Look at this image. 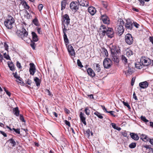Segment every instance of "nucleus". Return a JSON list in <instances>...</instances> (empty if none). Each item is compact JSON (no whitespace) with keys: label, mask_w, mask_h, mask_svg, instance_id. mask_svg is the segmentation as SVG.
Returning a JSON list of instances; mask_svg holds the SVG:
<instances>
[{"label":"nucleus","mask_w":153,"mask_h":153,"mask_svg":"<svg viewBox=\"0 0 153 153\" xmlns=\"http://www.w3.org/2000/svg\"><path fill=\"white\" fill-rule=\"evenodd\" d=\"M124 24V22L122 19H120L118 20L117 23V31L120 35H121L124 32V29L123 26Z\"/></svg>","instance_id":"obj_1"},{"label":"nucleus","mask_w":153,"mask_h":153,"mask_svg":"<svg viewBox=\"0 0 153 153\" xmlns=\"http://www.w3.org/2000/svg\"><path fill=\"white\" fill-rule=\"evenodd\" d=\"M22 27L21 30H17L16 32L17 35L20 37L24 39L27 36L28 33L24 27V26L22 25Z\"/></svg>","instance_id":"obj_2"},{"label":"nucleus","mask_w":153,"mask_h":153,"mask_svg":"<svg viewBox=\"0 0 153 153\" xmlns=\"http://www.w3.org/2000/svg\"><path fill=\"white\" fill-rule=\"evenodd\" d=\"M14 22V20L11 16L8 17V19L5 20L4 24L6 27L9 29H11L12 27V25Z\"/></svg>","instance_id":"obj_3"},{"label":"nucleus","mask_w":153,"mask_h":153,"mask_svg":"<svg viewBox=\"0 0 153 153\" xmlns=\"http://www.w3.org/2000/svg\"><path fill=\"white\" fill-rule=\"evenodd\" d=\"M106 34L108 37L112 38L114 36L113 29L111 28H108V29H106V30H104L102 31V36H104Z\"/></svg>","instance_id":"obj_4"},{"label":"nucleus","mask_w":153,"mask_h":153,"mask_svg":"<svg viewBox=\"0 0 153 153\" xmlns=\"http://www.w3.org/2000/svg\"><path fill=\"white\" fill-rule=\"evenodd\" d=\"M112 65L111 60L109 58H105L103 61V65L105 68L109 69L110 68Z\"/></svg>","instance_id":"obj_5"},{"label":"nucleus","mask_w":153,"mask_h":153,"mask_svg":"<svg viewBox=\"0 0 153 153\" xmlns=\"http://www.w3.org/2000/svg\"><path fill=\"white\" fill-rule=\"evenodd\" d=\"M125 40L126 43L129 45L132 44L133 42V39L132 35L129 33H128L125 37Z\"/></svg>","instance_id":"obj_6"},{"label":"nucleus","mask_w":153,"mask_h":153,"mask_svg":"<svg viewBox=\"0 0 153 153\" xmlns=\"http://www.w3.org/2000/svg\"><path fill=\"white\" fill-rule=\"evenodd\" d=\"M70 6L71 10L75 12L78 10L79 7L78 2L76 1H73L71 3Z\"/></svg>","instance_id":"obj_7"},{"label":"nucleus","mask_w":153,"mask_h":153,"mask_svg":"<svg viewBox=\"0 0 153 153\" xmlns=\"http://www.w3.org/2000/svg\"><path fill=\"white\" fill-rule=\"evenodd\" d=\"M70 19L68 15L66 14L62 16V21L63 25L66 24L67 26L70 23Z\"/></svg>","instance_id":"obj_8"},{"label":"nucleus","mask_w":153,"mask_h":153,"mask_svg":"<svg viewBox=\"0 0 153 153\" xmlns=\"http://www.w3.org/2000/svg\"><path fill=\"white\" fill-rule=\"evenodd\" d=\"M140 62L143 65L146 66L150 64V62L149 59L145 57H142L140 58Z\"/></svg>","instance_id":"obj_9"},{"label":"nucleus","mask_w":153,"mask_h":153,"mask_svg":"<svg viewBox=\"0 0 153 153\" xmlns=\"http://www.w3.org/2000/svg\"><path fill=\"white\" fill-rule=\"evenodd\" d=\"M118 51H116V52H113V50H111V56L113 57L112 60L114 62L117 63L119 62V60L117 55V53H118Z\"/></svg>","instance_id":"obj_10"},{"label":"nucleus","mask_w":153,"mask_h":153,"mask_svg":"<svg viewBox=\"0 0 153 153\" xmlns=\"http://www.w3.org/2000/svg\"><path fill=\"white\" fill-rule=\"evenodd\" d=\"M126 69L127 70L125 71V74L126 76L131 75L133 72V68L130 66V64L128 65L127 68Z\"/></svg>","instance_id":"obj_11"},{"label":"nucleus","mask_w":153,"mask_h":153,"mask_svg":"<svg viewBox=\"0 0 153 153\" xmlns=\"http://www.w3.org/2000/svg\"><path fill=\"white\" fill-rule=\"evenodd\" d=\"M133 23L130 19H127L126 20V22L125 24V26L127 29L131 30L133 27Z\"/></svg>","instance_id":"obj_12"},{"label":"nucleus","mask_w":153,"mask_h":153,"mask_svg":"<svg viewBox=\"0 0 153 153\" xmlns=\"http://www.w3.org/2000/svg\"><path fill=\"white\" fill-rule=\"evenodd\" d=\"M30 68H29V71L30 74L31 75H33L36 72V68L34 64L33 63L30 64Z\"/></svg>","instance_id":"obj_13"},{"label":"nucleus","mask_w":153,"mask_h":153,"mask_svg":"<svg viewBox=\"0 0 153 153\" xmlns=\"http://www.w3.org/2000/svg\"><path fill=\"white\" fill-rule=\"evenodd\" d=\"M79 5L82 6L87 7L88 6V1L85 0H78Z\"/></svg>","instance_id":"obj_14"},{"label":"nucleus","mask_w":153,"mask_h":153,"mask_svg":"<svg viewBox=\"0 0 153 153\" xmlns=\"http://www.w3.org/2000/svg\"><path fill=\"white\" fill-rule=\"evenodd\" d=\"M67 49L68 52L71 56H74L75 55L74 50L73 47L71 45H68Z\"/></svg>","instance_id":"obj_15"},{"label":"nucleus","mask_w":153,"mask_h":153,"mask_svg":"<svg viewBox=\"0 0 153 153\" xmlns=\"http://www.w3.org/2000/svg\"><path fill=\"white\" fill-rule=\"evenodd\" d=\"M149 85V83L146 81L140 82L139 84L140 87L142 88H147Z\"/></svg>","instance_id":"obj_16"},{"label":"nucleus","mask_w":153,"mask_h":153,"mask_svg":"<svg viewBox=\"0 0 153 153\" xmlns=\"http://www.w3.org/2000/svg\"><path fill=\"white\" fill-rule=\"evenodd\" d=\"M101 18L104 23L106 24H109V18L106 15H102Z\"/></svg>","instance_id":"obj_17"},{"label":"nucleus","mask_w":153,"mask_h":153,"mask_svg":"<svg viewBox=\"0 0 153 153\" xmlns=\"http://www.w3.org/2000/svg\"><path fill=\"white\" fill-rule=\"evenodd\" d=\"M88 12L91 15H94L96 13V10L93 7H90L88 8Z\"/></svg>","instance_id":"obj_18"},{"label":"nucleus","mask_w":153,"mask_h":153,"mask_svg":"<svg viewBox=\"0 0 153 153\" xmlns=\"http://www.w3.org/2000/svg\"><path fill=\"white\" fill-rule=\"evenodd\" d=\"M84 114L82 112H80L79 114V117L82 122L85 125H86L85 121V118L84 117Z\"/></svg>","instance_id":"obj_19"},{"label":"nucleus","mask_w":153,"mask_h":153,"mask_svg":"<svg viewBox=\"0 0 153 153\" xmlns=\"http://www.w3.org/2000/svg\"><path fill=\"white\" fill-rule=\"evenodd\" d=\"M87 71L88 74L91 77H93L95 76L94 71L91 68H88L87 70Z\"/></svg>","instance_id":"obj_20"},{"label":"nucleus","mask_w":153,"mask_h":153,"mask_svg":"<svg viewBox=\"0 0 153 153\" xmlns=\"http://www.w3.org/2000/svg\"><path fill=\"white\" fill-rule=\"evenodd\" d=\"M149 138L147 135L143 134H142L140 136V139L145 142L148 141Z\"/></svg>","instance_id":"obj_21"},{"label":"nucleus","mask_w":153,"mask_h":153,"mask_svg":"<svg viewBox=\"0 0 153 153\" xmlns=\"http://www.w3.org/2000/svg\"><path fill=\"white\" fill-rule=\"evenodd\" d=\"M33 40L34 42H37L39 40L38 36L34 32H32L31 33Z\"/></svg>","instance_id":"obj_22"},{"label":"nucleus","mask_w":153,"mask_h":153,"mask_svg":"<svg viewBox=\"0 0 153 153\" xmlns=\"http://www.w3.org/2000/svg\"><path fill=\"white\" fill-rule=\"evenodd\" d=\"M130 135L131 138L135 140H137L139 139V137L136 134L131 133L130 134Z\"/></svg>","instance_id":"obj_23"},{"label":"nucleus","mask_w":153,"mask_h":153,"mask_svg":"<svg viewBox=\"0 0 153 153\" xmlns=\"http://www.w3.org/2000/svg\"><path fill=\"white\" fill-rule=\"evenodd\" d=\"M34 81L36 82V85L37 86H39L40 85L41 81L37 77H35L34 78Z\"/></svg>","instance_id":"obj_24"},{"label":"nucleus","mask_w":153,"mask_h":153,"mask_svg":"<svg viewBox=\"0 0 153 153\" xmlns=\"http://www.w3.org/2000/svg\"><path fill=\"white\" fill-rule=\"evenodd\" d=\"M66 4V0H63L61 3V10L65 9V6Z\"/></svg>","instance_id":"obj_25"},{"label":"nucleus","mask_w":153,"mask_h":153,"mask_svg":"<svg viewBox=\"0 0 153 153\" xmlns=\"http://www.w3.org/2000/svg\"><path fill=\"white\" fill-rule=\"evenodd\" d=\"M7 141L11 143L13 147H14L16 145V142L12 138L10 139Z\"/></svg>","instance_id":"obj_26"},{"label":"nucleus","mask_w":153,"mask_h":153,"mask_svg":"<svg viewBox=\"0 0 153 153\" xmlns=\"http://www.w3.org/2000/svg\"><path fill=\"white\" fill-rule=\"evenodd\" d=\"M8 65L10 69L13 71H14L15 70V68L13 63L11 62L9 63L8 62Z\"/></svg>","instance_id":"obj_27"},{"label":"nucleus","mask_w":153,"mask_h":153,"mask_svg":"<svg viewBox=\"0 0 153 153\" xmlns=\"http://www.w3.org/2000/svg\"><path fill=\"white\" fill-rule=\"evenodd\" d=\"M14 114L17 116H18L19 114V111L18 107L14 108L13 109Z\"/></svg>","instance_id":"obj_28"},{"label":"nucleus","mask_w":153,"mask_h":153,"mask_svg":"<svg viewBox=\"0 0 153 153\" xmlns=\"http://www.w3.org/2000/svg\"><path fill=\"white\" fill-rule=\"evenodd\" d=\"M22 5L24 6V7L25 9H27L30 11V10H29L30 7L27 4V3L26 2V1H22Z\"/></svg>","instance_id":"obj_29"},{"label":"nucleus","mask_w":153,"mask_h":153,"mask_svg":"<svg viewBox=\"0 0 153 153\" xmlns=\"http://www.w3.org/2000/svg\"><path fill=\"white\" fill-rule=\"evenodd\" d=\"M63 38L64 41V42L66 45H67L69 43V40L67 38V35L65 34L63 35Z\"/></svg>","instance_id":"obj_30"},{"label":"nucleus","mask_w":153,"mask_h":153,"mask_svg":"<svg viewBox=\"0 0 153 153\" xmlns=\"http://www.w3.org/2000/svg\"><path fill=\"white\" fill-rule=\"evenodd\" d=\"M102 53L105 56H108V53L106 49L105 48H102Z\"/></svg>","instance_id":"obj_31"},{"label":"nucleus","mask_w":153,"mask_h":153,"mask_svg":"<svg viewBox=\"0 0 153 153\" xmlns=\"http://www.w3.org/2000/svg\"><path fill=\"white\" fill-rule=\"evenodd\" d=\"M135 67L138 69H140L142 68V65L141 63L137 62L135 64Z\"/></svg>","instance_id":"obj_32"},{"label":"nucleus","mask_w":153,"mask_h":153,"mask_svg":"<svg viewBox=\"0 0 153 153\" xmlns=\"http://www.w3.org/2000/svg\"><path fill=\"white\" fill-rule=\"evenodd\" d=\"M94 114L100 119H102L103 118V117L102 115V114L98 111H96L94 113Z\"/></svg>","instance_id":"obj_33"},{"label":"nucleus","mask_w":153,"mask_h":153,"mask_svg":"<svg viewBox=\"0 0 153 153\" xmlns=\"http://www.w3.org/2000/svg\"><path fill=\"white\" fill-rule=\"evenodd\" d=\"M33 23L36 26L39 25L38 20L36 18H35L33 20Z\"/></svg>","instance_id":"obj_34"},{"label":"nucleus","mask_w":153,"mask_h":153,"mask_svg":"<svg viewBox=\"0 0 153 153\" xmlns=\"http://www.w3.org/2000/svg\"><path fill=\"white\" fill-rule=\"evenodd\" d=\"M121 59L122 61L125 64H126L127 63V59L123 55L122 56Z\"/></svg>","instance_id":"obj_35"},{"label":"nucleus","mask_w":153,"mask_h":153,"mask_svg":"<svg viewBox=\"0 0 153 153\" xmlns=\"http://www.w3.org/2000/svg\"><path fill=\"white\" fill-rule=\"evenodd\" d=\"M136 146V143H132L129 145V147L131 149L134 148Z\"/></svg>","instance_id":"obj_36"},{"label":"nucleus","mask_w":153,"mask_h":153,"mask_svg":"<svg viewBox=\"0 0 153 153\" xmlns=\"http://www.w3.org/2000/svg\"><path fill=\"white\" fill-rule=\"evenodd\" d=\"M95 70L97 71L98 72H99L101 68L100 67V65L98 64H96V67L95 68Z\"/></svg>","instance_id":"obj_37"},{"label":"nucleus","mask_w":153,"mask_h":153,"mask_svg":"<svg viewBox=\"0 0 153 153\" xmlns=\"http://www.w3.org/2000/svg\"><path fill=\"white\" fill-rule=\"evenodd\" d=\"M30 45L32 48L33 49H35V46H36L35 43L34 42V41L31 40Z\"/></svg>","instance_id":"obj_38"},{"label":"nucleus","mask_w":153,"mask_h":153,"mask_svg":"<svg viewBox=\"0 0 153 153\" xmlns=\"http://www.w3.org/2000/svg\"><path fill=\"white\" fill-rule=\"evenodd\" d=\"M107 113H109L110 114V115L114 117H116L117 116V115H115V112L113 111H107Z\"/></svg>","instance_id":"obj_39"},{"label":"nucleus","mask_w":153,"mask_h":153,"mask_svg":"<svg viewBox=\"0 0 153 153\" xmlns=\"http://www.w3.org/2000/svg\"><path fill=\"white\" fill-rule=\"evenodd\" d=\"M133 53V52L130 50L126 52V54L128 56H129L132 55Z\"/></svg>","instance_id":"obj_40"},{"label":"nucleus","mask_w":153,"mask_h":153,"mask_svg":"<svg viewBox=\"0 0 153 153\" xmlns=\"http://www.w3.org/2000/svg\"><path fill=\"white\" fill-rule=\"evenodd\" d=\"M85 113L88 115L90 114V110L88 109V107H86L85 108Z\"/></svg>","instance_id":"obj_41"},{"label":"nucleus","mask_w":153,"mask_h":153,"mask_svg":"<svg viewBox=\"0 0 153 153\" xmlns=\"http://www.w3.org/2000/svg\"><path fill=\"white\" fill-rule=\"evenodd\" d=\"M141 119L143 121L146 122L149 121L148 120H147L145 117L142 116L140 117Z\"/></svg>","instance_id":"obj_42"},{"label":"nucleus","mask_w":153,"mask_h":153,"mask_svg":"<svg viewBox=\"0 0 153 153\" xmlns=\"http://www.w3.org/2000/svg\"><path fill=\"white\" fill-rule=\"evenodd\" d=\"M36 29L37 30L38 33L39 34H42V32L41 30V28L40 27H37Z\"/></svg>","instance_id":"obj_43"},{"label":"nucleus","mask_w":153,"mask_h":153,"mask_svg":"<svg viewBox=\"0 0 153 153\" xmlns=\"http://www.w3.org/2000/svg\"><path fill=\"white\" fill-rule=\"evenodd\" d=\"M77 63L78 65L81 68H82L83 67V66L81 62L80 61L79 59H78L77 60Z\"/></svg>","instance_id":"obj_44"},{"label":"nucleus","mask_w":153,"mask_h":153,"mask_svg":"<svg viewBox=\"0 0 153 153\" xmlns=\"http://www.w3.org/2000/svg\"><path fill=\"white\" fill-rule=\"evenodd\" d=\"M43 7V5L42 4H39L38 6V9L40 12H41Z\"/></svg>","instance_id":"obj_45"},{"label":"nucleus","mask_w":153,"mask_h":153,"mask_svg":"<svg viewBox=\"0 0 153 153\" xmlns=\"http://www.w3.org/2000/svg\"><path fill=\"white\" fill-rule=\"evenodd\" d=\"M123 103L124 105L128 107L129 109H131V107L129 105L127 102H125L124 101H123Z\"/></svg>","instance_id":"obj_46"},{"label":"nucleus","mask_w":153,"mask_h":153,"mask_svg":"<svg viewBox=\"0 0 153 153\" xmlns=\"http://www.w3.org/2000/svg\"><path fill=\"white\" fill-rule=\"evenodd\" d=\"M22 78L19 77V78H18L17 80H16V81L19 83L21 84L23 83V82L22 81Z\"/></svg>","instance_id":"obj_47"},{"label":"nucleus","mask_w":153,"mask_h":153,"mask_svg":"<svg viewBox=\"0 0 153 153\" xmlns=\"http://www.w3.org/2000/svg\"><path fill=\"white\" fill-rule=\"evenodd\" d=\"M4 58H5L7 59H10V57L9 56L6 54V53H5L4 54Z\"/></svg>","instance_id":"obj_48"},{"label":"nucleus","mask_w":153,"mask_h":153,"mask_svg":"<svg viewBox=\"0 0 153 153\" xmlns=\"http://www.w3.org/2000/svg\"><path fill=\"white\" fill-rule=\"evenodd\" d=\"M20 119L22 121L24 122H25V120L23 115L21 114L20 115Z\"/></svg>","instance_id":"obj_49"},{"label":"nucleus","mask_w":153,"mask_h":153,"mask_svg":"<svg viewBox=\"0 0 153 153\" xmlns=\"http://www.w3.org/2000/svg\"><path fill=\"white\" fill-rule=\"evenodd\" d=\"M13 74L14 77L16 78L17 79L18 78H19L20 77L19 76H18L17 74V73H13Z\"/></svg>","instance_id":"obj_50"},{"label":"nucleus","mask_w":153,"mask_h":153,"mask_svg":"<svg viewBox=\"0 0 153 153\" xmlns=\"http://www.w3.org/2000/svg\"><path fill=\"white\" fill-rule=\"evenodd\" d=\"M143 147L144 148H146L147 149H148L149 151V150L151 148V146H150V145H146L143 146Z\"/></svg>","instance_id":"obj_51"},{"label":"nucleus","mask_w":153,"mask_h":153,"mask_svg":"<svg viewBox=\"0 0 153 153\" xmlns=\"http://www.w3.org/2000/svg\"><path fill=\"white\" fill-rule=\"evenodd\" d=\"M148 141L153 146V139L149 138Z\"/></svg>","instance_id":"obj_52"},{"label":"nucleus","mask_w":153,"mask_h":153,"mask_svg":"<svg viewBox=\"0 0 153 153\" xmlns=\"http://www.w3.org/2000/svg\"><path fill=\"white\" fill-rule=\"evenodd\" d=\"M65 124L67 126H68L69 127L71 125L70 122L68 121L67 120H65Z\"/></svg>","instance_id":"obj_53"},{"label":"nucleus","mask_w":153,"mask_h":153,"mask_svg":"<svg viewBox=\"0 0 153 153\" xmlns=\"http://www.w3.org/2000/svg\"><path fill=\"white\" fill-rule=\"evenodd\" d=\"M26 83L28 85H30L31 83V81L30 79H28L26 81Z\"/></svg>","instance_id":"obj_54"},{"label":"nucleus","mask_w":153,"mask_h":153,"mask_svg":"<svg viewBox=\"0 0 153 153\" xmlns=\"http://www.w3.org/2000/svg\"><path fill=\"white\" fill-rule=\"evenodd\" d=\"M0 133L3 135L4 137H7V135L6 133H5L4 132L0 131Z\"/></svg>","instance_id":"obj_55"},{"label":"nucleus","mask_w":153,"mask_h":153,"mask_svg":"<svg viewBox=\"0 0 153 153\" xmlns=\"http://www.w3.org/2000/svg\"><path fill=\"white\" fill-rule=\"evenodd\" d=\"M64 28L63 29V32L64 33V34H66V31H67V30L65 28V25H64Z\"/></svg>","instance_id":"obj_56"},{"label":"nucleus","mask_w":153,"mask_h":153,"mask_svg":"<svg viewBox=\"0 0 153 153\" xmlns=\"http://www.w3.org/2000/svg\"><path fill=\"white\" fill-rule=\"evenodd\" d=\"M133 98H134L136 100H138V99L136 95V94H135V92H134L133 93Z\"/></svg>","instance_id":"obj_57"},{"label":"nucleus","mask_w":153,"mask_h":153,"mask_svg":"<svg viewBox=\"0 0 153 153\" xmlns=\"http://www.w3.org/2000/svg\"><path fill=\"white\" fill-rule=\"evenodd\" d=\"M86 133L87 134L88 137H89L90 136V131L89 129H88L86 131Z\"/></svg>","instance_id":"obj_58"},{"label":"nucleus","mask_w":153,"mask_h":153,"mask_svg":"<svg viewBox=\"0 0 153 153\" xmlns=\"http://www.w3.org/2000/svg\"><path fill=\"white\" fill-rule=\"evenodd\" d=\"M46 91H47V92H48V95H49L50 96H51V97H52L53 96V94H51V92H50V91H49V90L48 89H47L46 90Z\"/></svg>","instance_id":"obj_59"},{"label":"nucleus","mask_w":153,"mask_h":153,"mask_svg":"<svg viewBox=\"0 0 153 153\" xmlns=\"http://www.w3.org/2000/svg\"><path fill=\"white\" fill-rule=\"evenodd\" d=\"M16 65L17 67L19 68H21L22 67L21 66V64L19 62H17Z\"/></svg>","instance_id":"obj_60"},{"label":"nucleus","mask_w":153,"mask_h":153,"mask_svg":"<svg viewBox=\"0 0 153 153\" xmlns=\"http://www.w3.org/2000/svg\"><path fill=\"white\" fill-rule=\"evenodd\" d=\"M122 135L124 137H127V134L126 132L125 131L122 132Z\"/></svg>","instance_id":"obj_61"},{"label":"nucleus","mask_w":153,"mask_h":153,"mask_svg":"<svg viewBox=\"0 0 153 153\" xmlns=\"http://www.w3.org/2000/svg\"><path fill=\"white\" fill-rule=\"evenodd\" d=\"M15 131L16 133L18 134H20V129L19 128L16 129L14 131Z\"/></svg>","instance_id":"obj_62"},{"label":"nucleus","mask_w":153,"mask_h":153,"mask_svg":"<svg viewBox=\"0 0 153 153\" xmlns=\"http://www.w3.org/2000/svg\"><path fill=\"white\" fill-rule=\"evenodd\" d=\"M135 80V78H133L131 80V85L132 86L133 85H134V82Z\"/></svg>","instance_id":"obj_63"},{"label":"nucleus","mask_w":153,"mask_h":153,"mask_svg":"<svg viewBox=\"0 0 153 153\" xmlns=\"http://www.w3.org/2000/svg\"><path fill=\"white\" fill-rule=\"evenodd\" d=\"M64 111L67 114H68L70 113L69 110L66 108H64Z\"/></svg>","instance_id":"obj_64"}]
</instances>
